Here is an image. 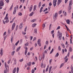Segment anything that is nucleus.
I'll use <instances>...</instances> for the list:
<instances>
[{"mask_svg":"<svg viewBox=\"0 0 73 73\" xmlns=\"http://www.w3.org/2000/svg\"><path fill=\"white\" fill-rule=\"evenodd\" d=\"M0 51H1V52H0V54L1 56H3V48H1V50H0Z\"/></svg>","mask_w":73,"mask_h":73,"instance_id":"423d86ee","label":"nucleus"},{"mask_svg":"<svg viewBox=\"0 0 73 73\" xmlns=\"http://www.w3.org/2000/svg\"><path fill=\"white\" fill-rule=\"evenodd\" d=\"M61 45L63 46V47L64 48H65V45H64V44L63 43H62L61 44Z\"/></svg>","mask_w":73,"mask_h":73,"instance_id":"c9c22d12","label":"nucleus"},{"mask_svg":"<svg viewBox=\"0 0 73 73\" xmlns=\"http://www.w3.org/2000/svg\"><path fill=\"white\" fill-rule=\"evenodd\" d=\"M6 34H7V33L6 32H5L3 34V36H4L5 35H6Z\"/></svg>","mask_w":73,"mask_h":73,"instance_id":"3c124183","label":"nucleus"},{"mask_svg":"<svg viewBox=\"0 0 73 73\" xmlns=\"http://www.w3.org/2000/svg\"><path fill=\"white\" fill-rule=\"evenodd\" d=\"M62 10H61L59 11V15H60V14H61V13L62 12Z\"/></svg>","mask_w":73,"mask_h":73,"instance_id":"7c9ffc66","label":"nucleus"},{"mask_svg":"<svg viewBox=\"0 0 73 73\" xmlns=\"http://www.w3.org/2000/svg\"><path fill=\"white\" fill-rule=\"evenodd\" d=\"M42 27H43V28H45V24H43Z\"/></svg>","mask_w":73,"mask_h":73,"instance_id":"13d9d810","label":"nucleus"},{"mask_svg":"<svg viewBox=\"0 0 73 73\" xmlns=\"http://www.w3.org/2000/svg\"><path fill=\"white\" fill-rule=\"evenodd\" d=\"M16 47L15 45L13 44V48H15V47Z\"/></svg>","mask_w":73,"mask_h":73,"instance_id":"69168bd1","label":"nucleus"},{"mask_svg":"<svg viewBox=\"0 0 73 73\" xmlns=\"http://www.w3.org/2000/svg\"><path fill=\"white\" fill-rule=\"evenodd\" d=\"M36 9V5H34V9H33L34 11H35Z\"/></svg>","mask_w":73,"mask_h":73,"instance_id":"5701e85b","label":"nucleus"},{"mask_svg":"<svg viewBox=\"0 0 73 73\" xmlns=\"http://www.w3.org/2000/svg\"><path fill=\"white\" fill-rule=\"evenodd\" d=\"M33 6H32V5H31V6L30 7V11L31 12V11H32V7Z\"/></svg>","mask_w":73,"mask_h":73,"instance_id":"aec40b11","label":"nucleus"},{"mask_svg":"<svg viewBox=\"0 0 73 73\" xmlns=\"http://www.w3.org/2000/svg\"><path fill=\"white\" fill-rule=\"evenodd\" d=\"M4 4L3 2H2L1 1H0V6L1 7H2V6H4Z\"/></svg>","mask_w":73,"mask_h":73,"instance_id":"6e6552de","label":"nucleus"},{"mask_svg":"<svg viewBox=\"0 0 73 73\" xmlns=\"http://www.w3.org/2000/svg\"><path fill=\"white\" fill-rule=\"evenodd\" d=\"M19 15V16H22V13L21 12H19L18 14Z\"/></svg>","mask_w":73,"mask_h":73,"instance_id":"37998d69","label":"nucleus"},{"mask_svg":"<svg viewBox=\"0 0 73 73\" xmlns=\"http://www.w3.org/2000/svg\"><path fill=\"white\" fill-rule=\"evenodd\" d=\"M19 68L17 67V73H19Z\"/></svg>","mask_w":73,"mask_h":73,"instance_id":"72a5a7b5","label":"nucleus"},{"mask_svg":"<svg viewBox=\"0 0 73 73\" xmlns=\"http://www.w3.org/2000/svg\"><path fill=\"white\" fill-rule=\"evenodd\" d=\"M41 59H42V57H40V56H39V60H40V61H41Z\"/></svg>","mask_w":73,"mask_h":73,"instance_id":"603ef678","label":"nucleus"},{"mask_svg":"<svg viewBox=\"0 0 73 73\" xmlns=\"http://www.w3.org/2000/svg\"><path fill=\"white\" fill-rule=\"evenodd\" d=\"M8 17H5L4 18L5 20H8Z\"/></svg>","mask_w":73,"mask_h":73,"instance_id":"473e14b6","label":"nucleus"},{"mask_svg":"<svg viewBox=\"0 0 73 73\" xmlns=\"http://www.w3.org/2000/svg\"><path fill=\"white\" fill-rule=\"evenodd\" d=\"M52 24H50L49 26V30H50V29H51V27H52Z\"/></svg>","mask_w":73,"mask_h":73,"instance_id":"58836bf2","label":"nucleus"},{"mask_svg":"<svg viewBox=\"0 0 73 73\" xmlns=\"http://www.w3.org/2000/svg\"><path fill=\"white\" fill-rule=\"evenodd\" d=\"M41 2H40L38 4V8H40V7H41Z\"/></svg>","mask_w":73,"mask_h":73,"instance_id":"4be33fe9","label":"nucleus"},{"mask_svg":"<svg viewBox=\"0 0 73 73\" xmlns=\"http://www.w3.org/2000/svg\"><path fill=\"white\" fill-rule=\"evenodd\" d=\"M12 7H13V5H12L11 7H10V9H9V10H10V11H11V10H12Z\"/></svg>","mask_w":73,"mask_h":73,"instance_id":"ea45409f","label":"nucleus"},{"mask_svg":"<svg viewBox=\"0 0 73 73\" xmlns=\"http://www.w3.org/2000/svg\"><path fill=\"white\" fill-rule=\"evenodd\" d=\"M53 2L54 7H56V2H57V0H54Z\"/></svg>","mask_w":73,"mask_h":73,"instance_id":"20e7f679","label":"nucleus"},{"mask_svg":"<svg viewBox=\"0 0 73 73\" xmlns=\"http://www.w3.org/2000/svg\"><path fill=\"white\" fill-rule=\"evenodd\" d=\"M16 24H15V23H14L12 25V30H13L14 29V28H15V25Z\"/></svg>","mask_w":73,"mask_h":73,"instance_id":"39448f33","label":"nucleus"},{"mask_svg":"<svg viewBox=\"0 0 73 73\" xmlns=\"http://www.w3.org/2000/svg\"><path fill=\"white\" fill-rule=\"evenodd\" d=\"M72 5V1L71 0L69 2V6L68 7V9H69L70 10H71V9H72V7H71Z\"/></svg>","mask_w":73,"mask_h":73,"instance_id":"f03ea898","label":"nucleus"},{"mask_svg":"<svg viewBox=\"0 0 73 73\" xmlns=\"http://www.w3.org/2000/svg\"><path fill=\"white\" fill-rule=\"evenodd\" d=\"M62 33H60V34H59V35L58 36H59V40H61V38H62Z\"/></svg>","mask_w":73,"mask_h":73,"instance_id":"7ed1b4c3","label":"nucleus"},{"mask_svg":"<svg viewBox=\"0 0 73 73\" xmlns=\"http://www.w3.org/2000/svg\"><path fill=\"white\" fill-rule=\"evenodd\" d=\"M5 68L6 69H5L4 71V73H7L8 72V69H9V66L8 65H7L6 64V62L5 63Z\"/></svg>","mask_w":73,"mask_h":73,"instance_id":"f257e3e1","label":"nucleus"},{"mask_svg":"<svg viewBox=\"0 0 73 73\" xmlns=\"http://www.w3.org/2000/svg\"><path fill=\"white\" fill-rule=\"evenodd\" d=\"M7 36H5L4 37V41H5V39L7 38Z\"/></svg>","mask_w":73,"mask_h":73,"instance_id":"c03bdc74","label":"nucleus"},{"mask_svg":"<svg viewBox=\"0 0 73 73\" xmlns=\"http://www.w3.org/2000/svg\"><path fill=\"white\" fill-rule=\"evenodd\" d=\"M54 50V49H53V48L52 49V50H51V51L50 52V54H51L52 53H53V52Z\"/></svg>","mask_w":73,"mask_h":73,"instance_id":"a878e982","label":"nucleus"},{"mask_svg":"<svg viewBox=\"0 0 73 73\" xmlns=\"http://www.w3.org/2000/svg\"><path fill=\"white\" fill-rule=\"evenodd\" d=\"M20 41H19V40L15 44V45H16V46H17V45L18 44H19V42Z\"/></svg>","mask_w":73,"mask_h":73,"instance_id":"b1692460","label":"nucleus"},{"mask_svg":"<svg viewBox=\"0 0 73 73\" xmlns=\"http://www.w3.org/2000/svg\"><path fill=\"white\" fill-rule=\"evenodd\" d=\"M34 32L35 33H37V29H35L34 30Z\"/></svg>","mask_w":73,"mask_h":73,"instance_id":"cd10ccee","label":"nucleus"},{"mask_svg":"<svg viewBox=\"0 0 73 73\" xmlns=\"http://www.w3.org/2000/svg\"><path fill=\"white\" fill-rule=\"evenodd\" d=\"M64 16H66V12H65L64 13Z\"/></svg>","mask_w":73,"mask_h":73,"instance_id":"0e129e2a","label":"nucleus"},{"mask_svg":"<svg viewBox=\"0 0 73 73\" xmlns=\"http://www.w3.org/2000/svg\"><path fill=\"white\" fill-rule=\"evenodd\" d=\"M70 68H71V72H72V73H73V67L72 66V65H71V66L70 67Z\"/></svg>","mask_w":73,"mask_h":73,"instance_id":"f8f14e48","label":"nucleus"},{"mask_svg":"<svg viewBox=\"0 0 73 73\" xmlns=\"http://www.w3.org/2000/svg\"><path fill=\"white\" fill-rule=\"evenodd\" d=\"M36 21V19H33L31 21V22L33 23V22H35V21Z\"/></svg>","mask_w":73,"mask_h":73,"instance_id":"e433bc0d","label":"nucleus"},{"mask_svg":"<svg viewBox=\"0 0 73 73\" xmlns=\"http://www.w3.org/2000/svg\"><path fill=\"white\" fill-rule=\"evenodd\" d=\"M72 46H71L69 48V52H71L72 51Z\"/></svg>","mask_w":73,"mask_h":73,"instance_id":"ddd939ff","label":"nucleus"},{"mask_svg":"<svg viewBox=\"0 0 73 73\" xmlns=\"http://www.w3.org/2000/svg\"><path fill=\"white\" fill-rule=\"evenodd\" d=\"M27 26L26 27L25 29V32H26V31H27Z\"/></svg>","mask_w":73,"mask_h":73,"instance_id":"6e6d98bb","label":"nucleus"},{"mask_svg":"<svg viewBox=\"0 0 73 73\" xmlns=\"http://www.w3.org/2000/svg\"><path fill=\"white\" fill-rule=\"evenodd\" d=\"M46 44L47 45H48V41H46Z\"/></svg>","mask_w":73,"mask_h":73,"instance_id":"de8ad7c7","label":"nucleus"},{"mask_svg":"<svg viewBox=\"0 0 73 73\" xmlns=\"http://www.w3.org/2000/svg\"><path fill=\"white\" fill-rule=\"evenodd\" d=\"M3 23L4 24H5V21H4V20H3Z\"/></svg>","mask_w":73,"mask_h":73,"instance_id":"338daca9","label":"nucleus"},{"mask_svg":"<svg viewBox=\"0 0 73 73\" xmlns=\"http://www.w3.org/2000/svg\"><path fill=\"white\" fill-rule=\"evenodd\" d=\"M58 14H57V13H55V15L54 16V17H53V18H56L57 17V15Z\"/></svg>","mask_w":73,"mask_h":73,"instance_id":"4468645a","label":"nucleus"},{"mask_svg":"<svg viewBox=\"0 0 73 73\" xmlns=\"http://www.w3.org/2000/svg\"><path fill=\"white\" fill-rule=\"evenodd\" d=\"M44 66V64H43L42 63H41V68H42V66Z\"/></svg>","mask_w":73,"mask_h":73,"instance_id":"052dcab7","label":"nucleus"},{"mask_svg":"<svg viewBox=\"0 0 73 73\" xmlns=\"http://www.w3.org/2000/svg\"><path fill=\"white\" fill-rule=\"evenodd\" d=\"M36 25H37V24L34 23V24H33L32 27H36Z\"/></svg>","mask_w":73,"mask_h":73,"instance_id":"f3484780","label":"nucleus"},{"mask_svg":"<svg viewBox=\"0 0 73 73\" xmlns=\"http://www.w3.org/2000/svg\"><path fill=\"white\" fill-rule=\"evenodd\" d=\"M16 19V17H14L12 20V21H10V23H12L13 22V21H14V20Z\"/></svg>","mask_w":73,"mask_h":73,"instance_id":"412c9836","label":"nucleus"},{"mask_svg":"<svg viewBox=\"0 0 73 73\" xmlns=\"http://www.w3.org/2000/svg\"><path fill=\"white\" fill-rule=\"evenodd\" d=\"M16 7H15L14 8V11L13 13V15H15L16 13Z\"/></svg>","mask_w":73,"mask_h":73,"instance_id":"0eeeda50","label":"nucleus"},{"mask_svg":"<svg viewBox=\"0 0 73 73\" xmlns=\"http://www.w3.org/2000/svg\"><path fill=\"white\" fill-rule=\"evenodd\" d=\"M64 63H62L60 66V68H61L62 67V66H64Z\"/></svg>","mask_w":73,"mask_h":73,"instance_id":"393cba45","label":"nucleus"},{"mask_svg":"<svg viewBox=\"0 0 73 73\" xmlns=\"http://www.w3.org/2000/svg\"><path fill=\"white\" fill-rule=\"evenodd\" d=\"M52 59H50V61H49V62H50V64L51 63V62H52Z\"/></svg>","mask_w":73,"mask_h":73,"instance_id":"774afa93","label":"nucleus"},{"mask_svg":"<svg viewBox=\"0 0 73 73\" xmlns=\"http://www.w3.org/2000/svg\"><path fill=\"white\" fill-rule=\"evenodd\" d=\"M11 33V31H10V30L9 29H8V33L9 34Z\"/></svg>","mask_w":73,"mask_h":73,"instance_id":"680f3d73","label":"nucleus"},{"mask_svg":"<svg viewBox=\"0 0 73 73\" xmlns=\"http://www.w3.org/2000/svg\"><path fill=\"white\" fill-rule=\"evenodd\" d=\"M58 50H61V47H60V46H59L58 47Z\"/></svg>","mask_w":73,"mask_h":73,"instance_id":"a19ab883","label":"nucleus"},{"mask_svg":"<svg viewBox=\"0 0 73 73\" xmlns=\"http://www.w3.org/2000/svg\"><path fill=\"white\" fill-rule=\"evenodd\" d=\"M65 62H67V61H68V58H67L66 59H65Z\"/></svg>","mask_w":73,"mask_h":73,"instance_id":"79ce46f5","label":"nucleus"},{"mask_svg":"<svg viewBox=\"0 0 73 73\" xmlns=\"http://www.w3.org/2000/svg\"><path fill=\"white\" fill-rule=\"evenodd\" d=\"M27 64V65H28V66H31V62H29L28 64Z\"/></svg>","mask_w":73,"mask_h":73,"instance_id":"2f4dec72","label":"nucleus"},{"mask_svg":"<svg viewBox=\"0 0 73 73\" xmlns=\"http://www.w3.org/2000/svg\"><path fill=\"white\" fill-rule=\"evenodd\" d=\"M46 11H48V8H46L45 9L43 10V12H45Z\"/></svg>","mask_w":73,"mask_h":73,"instance_id":"a18cd8bd","label":"nucleus"},{"mask_svg":"<svg viewBox=\"0 0 73 73\" xmlns=\"http://www.w3.org/2000/svg\"><path fill=\"white\" fill-rule=\"evenodd\" d=\"M30 40L31 41L32 39H33V36H31L30 37Z\"/></svg>","mask_w":73,"mask_h":73,"instance_id":"49530a36","label":"nucleus"},{"mask_svg":"<svg viewBox=\"0 0 73 73\" xmlns=\"http://www.w3.org/2000/svg\"><path fill=\"white\" fill-rule=\"evenodd\" d=\"M59 55V54H58V53H56V54L55 55V57H58V56Z\"/></svg>","mask_w":73,"mask_h":73,"instance_id":"f704fd0d","label":"nucleus"},{"mask_svg":"<svg viewBox=\"0 0 73 73\" xmlns=\"http://www.w3.org/2000/svg\"><path fill=\"white\" fill-rule=\"evenodd\" d=\"M19 27H20L19 28L20 29H21V28H23V26H20Z\"/></svg>","mask_w":73,"mask_h":73,"instance_id":"e2e57ef3","label":"nucleus"},{"mask_svg":"<svg viewBox=\"0 0 73 73\" xmlns=\"http://www.w3.org/2000/svg\"><path fill=\"white\" fill-rule=\"evenodd\" d=\"M14 64L16 65V59L15 58L14 59Z\"/></svg>","mask_w":73,"mask_h":73,"instance_id":"6ab92c4d","label":"nucleus"},{"mask_svg":"<svg viewBox=\"0 0 73 73\" xmlns=\"http://www.w3.org/2000/svg\"><path fill=\"white\" fill-rule=\"evenodd\" d=\"M52 5V3L50 2L49 3V5L50 7V6H51Z\"/></svg>","mask_w":73,"mask_h":73,"instance_id":"864d4df0","label":"nucleus"},{"mask_svg":"<svg viewBox=\"0 0 73 73\" xmlns=\"http://www.w3.org/2000/svg\"><path fill=\"white\" fill-rule=\"evenodd\" d=\"M21 48V46H19V47L17 49V50H16L17 52H19V50Z\"/></svg>","mask_w":73,"mask_h":73,"instance_id":"dca6fc26","label":"nucleus"},{"mask_svg":"<svg viewBox=\"0 0 73 73\" xmlns=\"http://www.w3.org/2000/svg\"><path fill=\"white\" fill-rule=\"evenodd\" d=\"M62 2V1H61V0H58V5H59Z\"/></svg>","mask_w":73,"mask_h":73,"instance_id":"9b49d317","label":"nucleus"},{"mask_svg":"<svg viewBox=\"0 0 73 73\" xmlns=\"http://www.w3.org/2000/svg\"><path fill=\"white\" fill-rule=\"evenodd\" d=\"M66 22L68 24H70V21L69 19L66 20Z\"/></svg>","mask_w":73,"mask_h":73,"instance_id":"9d476101","label":"nucleus"},{"mask_svg":"<svg viewBox=\"0 0 73 73\" xmlns=\"http://www.w3.org/2000/svg\"><path fill=\"white\" fill-rule=\"evenodd\" d=\"M37 43L38 45H39V46H40L41 45V43H40V40L39 39L38 41H37Z\"/></svg>","mask_w":73,"mask_h":73,"instance_id":"1a4fd4ad","label":"nucleus"},{"mask_svg":"<svg viewBox=\"0 0 73 73\" xmlns=\"http://www.w3.org/2000/svg\"><path fill=\"white\" fill-rule=\"evenodd\" d=\"M16 68H15L14 69L13 71V73H15L16 72Z\"/></svg>","mask_w":73,"mask_h":73,"instance_id":"2eb2a0df","label":"nucleus"},{"mask_svg":"<svg viewBox=\"0 0 73 73\" xmlns=\"http://www.w3.org/2000/svg\"><path fill=\"white\" fill-rule=\"evenodd\" d=\"M34 14V13L33 12H32L29 15L30 16H33V15Z\"/></svg>","mask_w":73,"mask_h":73,"instance_id":"a211bd4d","label":"nucleus"},{"mask_svg":"<svg viewBox=\"0 0 73 73\" xmlns=\"http://www.w3.org/2000/svg\"><path fill=\"white\" fill-rule=\"evenodd\" d=\"M23 59H20L19 60L20 62H22L23 61Z\"/></svg>","mask_w":73,"mask_h":73,"instance_id":"8fccbe9b","label":"nucleus"},{"mask_svg":"<svg viewBox=\"0 0 73 73\" xmlns=\"http://www.w3.org/2000/svg\"><path fill=\"white\" fill-rule=\"evenodd\" d=\"M33 47H31L30 48V50H33Z\"/></svg>","mask_w":73,"mask_h":73,"instance_id":"5fc2aeb1","label":"nucleus"},{"mask_svg":"<svg viewBox=\"0 0 73 73\" xmlns=\"http://www.w3.org/2000/svg\"><path fill=\"white\" fill-rule=\"evenodd\" d=\"M36 40V38L35 37L33 39V41H35V40Z\"/></svg>","mask_w":73,"mask_h":73,"instance_id":"bf43d9fd","label":"nucleus"},{"mask_svg":"<svg viewBox=\"0 0 73 73\" xmlns=\"http://www.w3.org/2000/svg\"><path fill=\"white\" fill-rule=\"evenodd\" d=\"M5 23H8L9 22V20H6L5 21Z\"/></svg>","mask_w":73,"mask_h":73,"instance_id":"09e8293b","label":"nucleus"},{"mask_svg":"<svg viewBox=\"0 0 73 73\" xmlns=\"http://www.w3.org/2000/svg\"><path fill=\"white\" fill-rule=\"evenodd\" d=\"M15 53V51H13L12 52L11 54H12V56H13Z\"/></svg>","mask_w":73,"mask_h":73,"instance_id":"bb28decb","label":"nucleus"},{"mask_svg":"<svg viewBox=\"0 0 73 73\" xmlns=\"http://www.w3.org/2000/svg\"><path fill=\"white\" fill-rule=\"evenodd\" d=\"M27 52H28V51L27 50H25V55H26L27 54Z\"/></svg>","mask_w":73,"mask_h":73,"instance_id":"c85d7f7f","label":"nucleus"},{"mask_svg":"<svg viewBox=\"0 0 73 73\" xmlns=\"http://www.w3.org/2000/svg\"><path fill=\"white\" fill-rule=\"evenodd\" d=\"M32 73H35V70L34 69H33L31 71Z\"/></svg>","mask_w":73,"mask_h":73,"instance_id":"4c0bfd02","label":"nucleus"},{"mask_svg":"<svg viewBox=\"0 0 73 73\" xmlns=\"http://www.w3.org/2000/svg\"><path fill=\"white\" fill-rule=\"evenodd\" d=\"M60 29V26H58L56 29V30H57V29Z\"/></svg>","mask_w":73,"mask_h":73,"instance_id":"4d7b16f0","label":"nucleus"},{"mask_svg":"<svg viewBox=\"0 0 73 73\" xmlns=\"http://www.w3.org/2000/svg\"><path fill=\"white\" fill-rule=\"evenodd\" d=\"M29 45V43L27 42L25 44V46H28Z\"/></svg>","mask_w":73,"mask_h":73,"instance_id":"c756f323","label":"nucleus"}]
</instances>
